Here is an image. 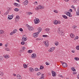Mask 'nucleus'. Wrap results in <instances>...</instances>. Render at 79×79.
Masks as SVG:
<instances>
[{
	"instance_id": "1",
	"label": "nucleus",
	"mask_w": 79,
	"mask_h": 79,
	"mask_svg": "<svg viewBox=\"0 0 79 79\" xmlns=\"http://www.w3.org/2000/svg\"><path fill=\"white\" fill-rule=\"evenodd\" d=\"M40 33V31H38V32L34 33V34H33V37H35V38L37 37H38V36L39 35V34Z\"/></svg>"
},
{
	"instance_id": "2",
	"label": "nucleus",
	"mask_w": 79,
	"mask_h": 79,
	"mask_svg": "<svg viewBox=\"0 0 79 79\" xmlns=\"http://www.w3.org/2000/svg\"><path fill=\"white\" fill-rule=\"evenodd\" d=\"M57 32H58V33H59V34H60V35H62V36H63V35H64V33L60 31V29H59L58 30H57Z\"/></svg>"
},
{
	"instance_id": "3",
	"label": "nucleus",
	"mask_w": 79,
	"mask_h": 79,
	"mask_svg": "<svg viewBox=\"0 0 79 79\" xmlns=\"http://www.w3.org/2000/svg\"><path fill=\"white\" fill-rule=\"evenodd\" d=\"M36 57H37V56L36 55V54H35V53H34L31 55V58L34 59Z\"/></svg>"
},
{
	"instance_id": "4",
	"label": "nucleus",
	"mask_w": 79,
	"mask_h": 79,
	"mask_svg": "<svg viewBox=\"0 0 79 79\" xmlns=\"http://www.w3.org/2000/svg\"><path fill=\"white\" fill-rule=\"evenodd\" d=\"M34 21L35 22V23L36 24H37V23H39L40 22V20H39V19H35L34 20Z\"/></svg>"
},
{
	"instance_id": "5",
	"label": "nucleus",
	"mask_w": 79,
	"mask_h": 79,
	"mask_svg": "<svg viewBox=\"0 0 79 79\" xmlns=\"http://www.w3.org/2000/svg\"><path fill=\"white\" fill-rule=\"evenodd\" d=\"M55 47H53L49 49V50H48V52H53V50H55Z\"/></svg>"
},
{
	"instance_id": "6",
	"label": "nucleus",
	"mask_w": 79,
	"mask_h": 79,
	"mask_svg": "<svg viewBox=\"0 0 79 79\" xmlns=\"http://www.w3.org/2000/svg\"><path fill=\"white\" fill-rule=\"evenodd\" d=\"M13 18V15H8V18L9 19H12Z\"/></svg>"
},
{
	"instance_id": "7",
	"label": "nucleus",
	"mask_w": 79,
	"mask_h": 79,
	"mask_svg": "<svg viewBox=\"0 0 79 79\" xmlns=\"http://www.w3.org/2000/svg\"><path fill=\"white\" fill-rule=\"evenodd\" d=\"M52 76H56V75L55 74H56V72H55L53 71H52Z\"/></svg>"
},
{
	"instance_id": "8",
	"label": "nucleus",
	"mask_w": 79,
	"mask_h": 79,
	"mask_svg": "<svg viewBox=\"0 0 79 79\" xmlns=\"http://www.w3.org/2000/svg\"><path fill=\"white\" fill-rule=\"evenodd\" d=\"M45 43V44L46 47H48V46L49 45L48 41H46L45 42H44Z\"/></svg>"
},
{
	"instance_id": "9",
	"label": "nucleus",
	"mask_w": 79,
	"mask_h": 79,
	"mask_svg": "<svg viewBox=\"0 0 79 79\" xmlns=\"http://www.w3.org/2000/svg\"><path fill=\"white\" fill-rule=\"evenodd\" d=\"M28 29H29V31H34V27L32 26H30V27H29V28H28Z\"/></svg>"
},
{
	"instance_id": "10",
	"label": "nucleus",
	"mask_w": 79,
	"mask_h": 79,
	"mask_svg": "<svg viewBox=\"0 0 79 79\" xmlns=\"http://www.w3.org/2000/svg\"><path fill=\"white\" fill-rule=\"evenodd\" d=\"M28 2H28V1L27 0H26L24 2V4L25 5H27L28 4Z\"/></svg>"
},
{
	"instance_id": "11",
	"label": "nucleus",
	"mask_w": 79,
	"mask_h": 79,
	"mask_svg": "<svg viewBox=\"0 0 79 79\" xmlns=\"http://www.w3.org/2000/svg\"><path fill=\"white\" fill-rule=\"evenodd\" d=\"M62 65L64 67H67V64L66 63H62Z\"/></svg>"
},
{
	"instance_id": "12",
	"label": "nucleus",
	"mask_w": 79,
	"mask_h": 79,
	"mask_svg": "<svg viewBox=\"0 0 79 79\" xmlns=\"http://www.w3.org/2000/svg\"><path fill=\"white\" fill-rule=\"evenodd\" d=\"M29 71H31V72H34V69L32 68H30L29 69Z\"/></svg>"
},
{
	"instance_id": "13",
	"label": "nucleus",
	"mask_w": 79,
	"mask_h": 79,
	"mask_svg": "<svg viewBox=\"0 0 79 79\" xmlns=\"http://www.w3.org/2000/svg\"><path fill=\"white\" fill-rule=\"evenodd\" d=\"M67 13H69L68 16L69 17H72V15L71 14V13L70 12H67Z\"/></svg>"
},
{
	"instance_id": "14",
	"label": "nucleus",
	"mask_w": 79,
	"mask_h": 79,
	"mask_svg": "<svg viewBox=\"0 0 79 79\" xmlns=\"http://www.w3.org/2000/svg\"><path fill=\"white\" fill-rule=\"evenodd\" d=\"M37 29L38 32H40H40H41V31H42V28H41V27H40L39 28H38Z\"/></svg>"
},
{
	"instance_id": "15",
	"label": "nucleus",
	"mask_w": 79,
	"mask_h": 79,
	"mask_svg": "<svg viewBox=\"0 0 79 79\" xmlns=\"http://www.w3.org/2000/svg\"><path fill=\"white\" fill-rule=\"evenodd\" d=\"M40 6H41V5H39V6L36 7V10H39V9H40Z\"/></svg>"
},
{
	"instance_id": "16",
	"label": "nucleus",
	"mask_w": 79,
	"mask_h": 79,
	"mask_svg": "<svg viewBox=\"0 0 79 79\" xmlns=\"http://www.w3.org/2000/svg\"><path fill=\"white\" fill-rule=\"evenodd\" d=\"M70 36L72 38H74V35L73 33H72L70 34Z\"/></svg>"
},
{
	"instance_id": "17",
	"label": "nucleus",
	"mask_w": 79,
	"mask_h": 79,
	"mask_svg": "<svg viewBox=\"0 0 79 79\" xmlns=\"http://www.w3.org/2000/svg\"><path fill=\"white\" fill-rule=\"evenodd\" d=\"M44 74H42V77L40 78V79H44Z\"/></svg>"
},
{
	"instance_id": "18",
	"label": "nucleus",
	"mask_w": 79,
	"mask_h": 79,
	"mask_svg": "<svg viewBox=\"0 0 79 79\" xmlns=\"http://www.w3.org/2000/svg\"><path fill=\"white\" fill-rule=\"evenodd\" d=\"M54 24H58V21L57 20H55L54 21Z\"/></svg>"
},
{
	"instance_id": "19",
	"label": "nucleus",
	"mask_w": 79,
	"mask_h": 79,
	"mask_svg": "<svg viewBox=\"0 0 79 79\" xmlns=\"http://www.w3.org/2000/svg\"><path fill=\"white\" fill-rule=\"evenodd\" d=\"M62 17H63V18H64V19H68V17L66 16L65 15H63Z\"/></svg>"
},
{
	"instance_id": "20",
	"label": "nucleus",
	"mask_w": 79,
	"mask_h": 79,
	"mask_svg": "<svg viewBox=\"0 0 79 79\" xmlns=\"http://www.w3.org/2000/svg\"><path fill=\"white\" fill-rule=\"evenodd\" d=\"M23 67L24 68H27V65L26 64H23Z\"/></svg>"
},
{
	"instance_id": "21",
	"label": "nucleus",
	"mask_w": 79,
	"mask_h": 79,
	"mask_svg": "<svg viewBox=\"0 0 79 79\" xmlns=\"http://www.w3.org/2000/svg\"><path fill=\"white\" fill-rule=\"evenodd\" d=\"M14 11H15L16 12L18 11H19V9L16 8L15 9H14Z\"/></svg>"
},
{
	"instance_id": "22",
	"label": "nucleus",
	"mask_w": 79,
	"mask_h": 79,
	"mask_svg": "<svg viewBox=\"0 0 79 79\" xmlns=\"http://www.w3.org/2000/svg\"><path fill=\"white\" fill-rule=\"evenodd\" d=\"M45 31H47V32H49V31H50V29L46 28L45 29Z\"/></svg>"
},
{
	"instance_id": "23",
	"label": "nucleus",
	"mask_w": 79,
	"mask_h": 79,
	"mask_svg": "<svg viewBox=\"0 0 79 79\" xmlns=\"http://www.w3.org/2000/svg\"><path fill=\"white\" fill-rule=\"evenodd\" d=\"M4 33V31L2 30H0V34H3Z\"/></svg>"
},
{
	"instance_id": "24",
	"label": "nucleus",
	"mask_w": 79,
	"mask_h": 79,
	"mask_svg": "<svg viewBox=\"0 0 79 79\" xmlns=\"http://www.w3.org/2000/svg\"><path fill=\"white\" fill-rule=\"evenodd\" d=\"M9 56H9V55H6V56H4V57L5 58H6V59H7L8 58H9L10 57Z\"/></svg>"
},
{
	"instance_id": "25",
	"label": "nucleus",
	"mask_w": 79,
	"mask_h": 79,
	"mask_svg": "<svg viewBox=\"0 0 79 79\" xmlns=\"http://www.w3.org/2000/svg\"><path fill=\"white\" fill-rule=\"evenodd\" d=\"M9 13V11L7 10L6 12L5 13V15L6 16V15H8V14Z\"/></svg>"
},
{
	"instance_id": "26",
	"label": "nucleus",
	"mask_w": 79,
	"mask_h": 79,
	"mask_svg": "<svg viewBox=\"0 0 79 79\" xmlns=\"http://www.w3.org/2000/svg\"><path fill=\"white\" fill-rule=\"evenodd\" d=\"M25 35H23V37H22V41H24V40H23V38H26V36H25Z\"/></svg>"
},
{
	"instance_id": "27",
	"label": "nucleus",
	"mask_w": 79,
	"mask_h": 79,
	"mask_svg": "<svg viewBox=\"0 0 79 79\" xmlns=\"http://www.w3.org/2000/svg\"><path fill=\"white\" fill-rule=\"evenodd\" d=\"M28 53H32V50H29L28 51Z\"/></svg>"
},
{
	"instance_id": "28",
	"label": "nucleus",
	"mask_w": 79,
	"mask_h": 79,
	"mask_svg": "<svg viewBox=\"0 0 79 79\" xmlns=\"http://www.w3.org/2000/svg\"><path fill=\"white\" fill-rule=\"evenodd\" d=\"M44 68V67L43 66L41 65L40 66V69H43Z\"/></svg>"
},
{
	"instance_id": "29",
	"label": "nucleus",
	"mask_w": 79,
	"mask_h": 79,
	"mask_svg": "<svg viewBox=\"0 0 79 79\" xmlns=\"http://www.w3.org/2000/svg\"><path fill=\"white\" fill-rule=\"evenodd\" d=\"M0 75L1 76H3V73H2V72H0Z\"/></svg>"
},
{
	"instance_id": "30",
	"label": "nucleus",
	"mask_w": 79,
	"mask_h": 79,
	"mask_svg": "<svg viewBox=\"0 0 79 79\" xmlns=\"http://www.w3.org/2000/svg\"><path fill=\"white\" fill-rule=\"evenodd\" d=\"M17 30L15 29L13 31V32H14V33L15 34V33H16V32H17Z\"/></svg>"
},
{
	"instance_id": "31",
	"label": "nucleus",
	"mask_w": 79,
	"mask_h": 79,
	"mask_svg": "<svg viewBox=\"0 0 79 79\" xmlns=\"http://www.w3.org/2000/svg\"><path fill=\"white\" fill-rule=\"evenodd\" d=\"M74 60H76V61H78L79 60V58L78 57H75L74 58Z\"/></svg>"
},
{
	"instance_id": "32",
	"label": "nucleus",
	"mask_w": 79,
	"mask_h": 79,
	"mask_svg": "<svg viewBox=\"0 0 79 79\" xmlns=\"http://www.w3.org/2000/svg\"><path fill=\"white\" fill-rule=\"evenodd\" d=\"M14 5L15 6H17V5H18V4L16 3H14Z\"/></svg>"
},
{
	"instance_id": "33",
	"label": "nucleus",
	"mask_w": 79,
	"mask_h": 79,
	"mask_svg": "<svg viewBox=\"0 0 79 79\" xmlns=\"http://www.w3.org/2000/svg\"><path fill=\"white\" fill-rule=\"evenodd\" d=\"M2 59H3V56H0V61H2Z\"/></svg>"
},
{
	"instance_id": "34",
	"label": "nucleus",
	"mask_w": 79,
	"mask_h": 79,
	"mask_svg": "<svg viewBox=\"0 0 79 79\" xmlns=\"http://www.w3.org/2000/svg\"><path fill=\"white\" fill-rule=\"evenodd\" d=\"M76 15L77 16H79V11H78V12H77V11Z\"/></svg>"
},
{
	"instance_id": "35",
	"label": "nucleus",
	"mask_w": 79,
	"mask_h": 79,
	"mask_svg": "<svg viewBox=\"0 0 79 79\" xmlns=\"http://www.w3.org/2000/svg\"><path fill=\"white\" fill-rule=\"evenodd\" d=\"M72 27L73 29H76V28H77V26H73Z\"/></svg>"
},
{
	"instance_id": "36",
	"label": "nucleus",
	"mask_w": 79,
	"mask_h": 79,
	"mask_svg": "<svg viewBox=\"0 0 79 79\" xmlns=\"http://www.w3.org/2000/svg\"><path fill=\"white\" fill-rule=\"evenodd\" d=\"M19 15H17V16H16L15 18L19 19Z\"/></svg>"
},
{
	"instance_id": "37",
	"label": "nucleus",
	"mask_w": 79,
	"mask_h": 79,
	"mask_svg": "<svg viewBox=\"0 0 79 79\" xmlns=\"http://www.w3.org/2000/svg\"><path fill=\"white\" fill-rule=\"evenodd\" d=\"M78 39H79V37H78V36H77L75 37L74 40H76H76Z\"/></svg>"
},
{
	"instance_id": "38",
	"label": "nucleus",
	"mask_w": 79,
	"mask_h": 79,
	"mask_svg": "<svg viewBox=\"0 0 79 79\" xmlns=\"http://www.w3.org/2000/svg\"><path fill=\"white\" fill-rule=\"evenodd\" d=\"M38 70H39V69H38V68H36L35 69V71H37Z\"/></svg>"
},
{
	"instance_id": "39",
	"label": "nucleus",
	"mask_w": 79,
	"mask_h": 79,
	"mask_svg": "<svg viewBox=\"0 0 79 79\" xmlns=\"http://www.w3.org/2000/svg\"><path fill=\"white\" fill-rule=\"evenodd\" d=\"M26 26H27L28 29H29V27H30L29 25L28 24H26Z\"/></svg>"
},
{
	"instance_id": "40",
	"label": "nucleus",
	"mask_w": 79,
	"mask_h": 79,
	"mask_svg": "<svg viewBox=\"0 0 79 79\" xmlns=\"http://www.w3.org/2000/svg\"><path fill=\"white\" fill-rule=\"evenodd\" d=\"M76 49L79 50V46H77L76 47Z\"/></svg>"
},
{
	"instance_id": "41",
	"label": "nucleus",
	"mask_w": 79,
	"mask_h": 79,
	"mask_svg": "<svg viewBox=\"0 0 79 79\" xmlns=\"http://www.w3.org/2000/svg\"><path fill=\"white\" fill-rule=\"evenodd\" d=\"M5 49L6 50V51H10V50L8 48H5Z\"/></svg>"
},
{
	"instance_id": "42",
	"label": "nucleus",
	"mask_w": 79,
	"mask_h": 79,
	"mask_svg": "<svg viewBox=\"0 0 79 79\" xmlns=\"http://www.w3.org/2000/svg\"><path fill=\"white\" fill-rule=\"evenodd\" d=\"M21 44L22 45H24V44H25V43L24 42V41H23L21 43Z\"/></svg>"
},
{
	"instance_id": "43",
	"label": "nucleus",
	"mask_w": 79,
	"mask_h": 79,
	"mask_svg": "<svg viewBox=\"0 0 79 79\" xmlns=\"http://www.w3.org/2000/svg\"><path fill=\"white\" fill-rule=\"evenodd\" d=\"M19 30L20 31H21V32H23V30L22 28H20L19 29Z\"/></svg>"
},
{
	"instance_id": "44",
	"label": "nucleus",
	"mask_w": 79,
	"mask_h": 79,
	"mask_svg": "<svg viewBox=\"0 0 79 79\" xmlns=\"http://www.w3.org/2000/svg\"><path fill=\"white\" fill-rule=\"evenodd\" d=\"M40 9H44V7L43 6H40Z\"/></svg>"
},
{
	"instance_id": "45",
	"label": "nucleus",
	"mask_w": 79,
	"mask_h": 79,
	"mask_svg": "<svg viewBox=\"0 0 79 79\" xmlns=\"http://www.w3.org/2000/svg\"><path fill=\"white\" fill-rule=\"evenodd\" d=\"M55 45H58V43L57 42H55Z\"/></svg>"
},
{
	"instance_id": "46",
	"label": "nucleus",
	"mask_w": 79,
	"mask_h": 79,
	"mask_svg": "<svg viewBox=\"0 0 79 79\" xmlns=\"http://www.w3.org/2000/svg\"><path fill=\"white\" fill-rule=\"evenodd\" d=\"M43 37H48V35H43Z\"/></svg>"
},
{
	"instance_id": "47",
	"label": "nucleus",
	"mask_w": 79,
	"mask_h": 79,
	"mask_svg": "<svg viewBox=\"0 0 79 79\" xmlns=\"http://www.w3.org/2000/svg\"><path fill=\"white\" fill-rule=\"evenodd\" d=\"M22 48L23 49V50H24L26 49V48H25L24 46H23V48Z\"/></svg>"
},
{
	"instance_id": "48",
	"label": "nucleus",
	"mask_w": 79,
	"mask_h": 79,
	"mask_svg": "<svg viewBox=\"0 0 79 79\" xmlns=\"http://www.w3.org/2000/svg\"><path fill=\"white\" fill-rule=\"evenodd\" d=\"M40 74H41V73H40V72H39L37 73V76H40Z\"/></svg>"
},
{
	"instance_id": "49",
	"label": "nucleus",
	"mask_w": 79,
	"mask_h": 79,
	"mask_svg": "<svg viewBox=\"0 0 79 79\" xmlns=\"http://www.w3.org/2000/svg\"><path fill=\"white\" fill-rule=\"evenodd\" d=\"M54 13H58V12L57 11V10H54Z\"/></svg>"
},
{
	"instance_id": "50",
	"label": "nucleus",
	"mask_w": 79,
	"mask_h": 79,
	"mask_svg": "<svg viewBox=\"0 0 79 79\" xmlns=\"http://www.w3.org/2000/svg\"><path fill=\"white\" fill-rule=\"evenodd\" d=\"M15 22H18V19L15 18Z\"/></svg>"
},
{
	"instance_id": "51",
	"label": "nucleus",
	"mask_w": 79,
	"mask_h": 79,
	"mask_svg": "<svg viewBox=\"0 0 79 79\" xmlns=\"http://www.w3.org/2000/svg\"><path fill=\"white\" fill-rule=\"evenodd\" d=\"M13 34H15L13 32H12L10 34V35H13Z\"/></svg>"
},
{
	"instance_id": "52",
	"label": "nucleus",
	"mask_w": 79,
	"mask_h": 79,
	"mask_svg": "<svg viewBox=\"0 0 79 79\" xmlns=\"http://www.w3.org/2000/svg\"><path fill=\"white\" fill-rule=\"evenodd\" d=\"M27 40V39H26V37L24 38H23L24 41H26V40Z\"/></svg>"
},
{
	"instance_id": "53",
	"label": "nucleus",
	"mask_w": 79,
	"mask_h": 79,
	"mask_svg": "<svg viewBox=\"0 0 79 79\" xmlns=\"http://www.w3.org/2000/svg\"><path fill=\"white\" fill-rule=\"evenodd\" d=\"M17 78L18 79V78H18V77H21V76L19 74H18V75H17Z\"/></svg>"
},
{
	"instance_id": "54",
	"label": "nucleus",
	"mask_w": 79,
	"mask_h": 79,
	"mask_svg": "<svg viewBox=\"0 0 79 79\" xmlns=\"http://www.w3.org/2000/svg\"><path fill=\"white\" fill-rule=\"evenodd\" d=\"M69 11L70 12H73V10L71 9H70Z\"/></svg>"
},
{
	"instance_id": "55",
	"label": "nucleus",
	"mask_w": 79,
	"mask_h": 79,
	"mask_svg": "<svg viewBox=\"0 0 79 79\" xmlns=\"http://www.w3.org/2000/svg\"><path fill=\"white\" fill-rule=\"evenodd\" d=\"M8 11H11V8H8Z\"/></svg>"
},
{
	"instance_id": "56",
	"label": "nucleus",
	"mask_w": 79,
	"mask_h": 79,
	"mask_svg": "<svg viewBox=\"0 0 79 79\" xmlns=\"http://www.w3.org/2000/svg\"><path fill=\"white\" fill-rule=\"evenodd\" d=\"M71 52H72V53H74L75 52V51H74V50H71Z\"/></svg>"
},
{
	"instance_id": "57",
	"label": "nucleus",
	"mask_w": 79,
	"mask_h": 79,
	"mask_svg": "<svg viewBox=\"0 0 79 79\" xmlns=\"http://www.w3.org/2000/svg\"><path fill=\"white\" fill-rule=\"evenodd\" d=\"M28 14L29 15H31L32 14V13H31V12H28Z\"/></svg>"
},
{
	"instance_id": "58",
	"label": "nucleus",
	"mask_w": 79,
	"mask_h": 79,
	"mask_svg": "<svg viewBox=\"0 0 79 79\" xmlns=\"http://www.w3.org/2000/svg\"><path fill=\"white\" fill-rule=\"evenodd\" d=\"M46 64L48 66L50 64H48V63L47 62H46Z\"/></svg>"
},
{
	"instance_id": "59",
	"label": "nucleus",
	"mask_w": 79,
	"mask_h": 79,
	"mask_svg": "<svg viewBox=\"0 0 79 79\" xmlns=\"http://www.w3.org/2000/svg\"><path fill=\"white\" fill-rule=\"evenodd\" d=\"M57 24H61V22L60 21H58Z\"/></svg>"
},
{
	"instance_id": "60",
	"label": "nucleus",
	"mask_w": 79,
	"mask_h": 79,
	"mask_svg": "<svg viewBox=\"0 0 79 79\" xmlns=\"http://www.w3.org/2000/svg\"><path fill=\"white\" fill-rule=\"evenodd\" d=\"M74 67L71 68V69H72V71H73V70H74Z\"/></svg>"
},
{
	"instance_id": "61",
	"label": "nucleus",
	"mask_w": 79,
	"mask_h": 79,
	"mask_svg": "<svg viewBox=\"0 0 79 79\" xmlns=\"http://www.w3.org/2000/svg\"><path fill=\"white\" fill-rule=\"evenodd\" d=\"M76 74V72H74L73 73V74L74 75V74Z\"/></svg>"
},
{
	"instance_id": "62",
	"label": "nucleus",
	"mask_w": 79,
	"mask_h": 79,
	"mask_svg": "<svg viewBox=\"0 0 79 79\" xmlns=\"http://www.w3.org/2000/svg\"><path fill=\"white\" fill-rule=\"evenodd\" d=\"M68 12H66V13H65V14L66 15H67V16H68Z\"/></svg>"
},
{
	"instance_id": "63",
	"label": "nucleus",
	"mask_w": 79,
	"mask_h": 79,
	"mask_svg": "<svg viewBox=\"0 0 79 79\" xmlns=\"http://www.w3.org/2000/svg\"><path fill=\"white\" fill-rule=\"evenodd\" d=\"M71 7L72 8H74V6H72Z\"/></svg>"
},
{
	"instance_id": "64",
	"label": "nucleus",
	"mask_w": 79,
	"mask_h": 79,
	"mask_svg": "<svg viewBox=\"0 0 79 79\" xmlns=\"http://www.w3.org/2000/svg\"><path fill=\"white\" fill-rule=\"evenodd\" d=\"M77 78L78 79H79V75H78V76H77Z\"/></svg>"
}]
</instances>
